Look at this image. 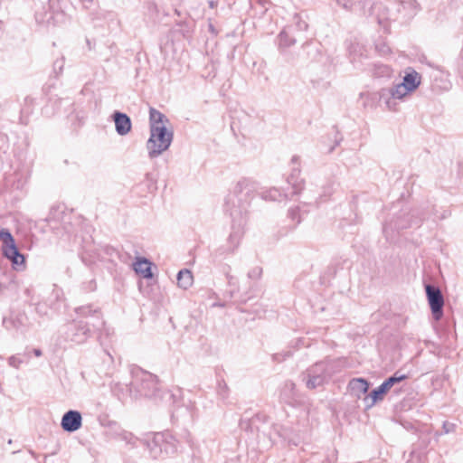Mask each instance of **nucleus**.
Listing matches in <instances>:
<instances>
[{"label":"nucleus","instance_id":"f257e3e1","mask_svg":"<svg viewBox=\"0 0 463 463\" xmlns=\"http://www.w3.org/2000/svg\"><path fill=\"white\" fill-rule=\"evenodd\" d=\"M259 184L250 179L241 178L225 200V211L232 218V232L229 242L237 248L244 233L248 220V207L258 192Z\"/></svg>","mask_w":463,"mask_h":463},{"label":"nucleus","instance_id":"f03ea898","mask_svg":"<svg viewBox=\"0 0 463 463\" xmlns=\"http://www.w3.org/2000/svg\"><path fill=\"white\" fill-rule=\"evenodd\" d=\"M132 380L128 387L129 396L134 399L146 397L155 400H165L175 404L177 394L170 391H161L158 386L157 377L151 373L135 368L131 371Z\"/></svg>","mask_w":463,"mask_h":463},{"label":"nucleus","instance_id":"7ed1b4c3","mask_svg":"<svg viewBox=\"0 0 463 463\" xmlns=\"http://www.w3.org/2000/svg\"><path fill=\"white\" fill-rule=\"evenodd\" d=\"M344 363L342 359L317 362L302 373V380L308 389L320 387L328 383L334 374L341 372Z\"/></svg>","mask_w":463,"mask_h":463},{"label":"nucleus","instance_id":"20e7f679","mask_svg":"<svg viewBox=\"0 0 463 463\" xmlns=\"http://www.w3.org/2000/svg\"><path fill=\"white\" fill-rule=\"evenodd\" d=\"M174 138V132L166 126L150 128V137L146 141V149L150 159L156 158L166 151Z\"/></svg>","mask_w":463,"mask_h":463},{"label":"nucleus","instance_id":"39448f33","mask_svg":"<svg viewBox=\"0 0 463 463\" xmlns=\"http://www.w3.org/2000/svg\"><path fill=\"white\" fill-rule=\"evenodd\" d=\"M99 330L94 329L90 321L73 319L72 322L66 325L64 334L67 341L80 345L85 343L95 331Z\"/></svg>","mask_w":463,"mask_h":463},{"label":"nucleus","instance_id":"423d86ee","mask_svg":"<svg viewBox=\"0 0 463 463\" xmlns=\"http://www.w3.org/2000/svg\"><path fill=\"white\" fill-rule=\"evenodd\" d=\"M427 299L434 320L439 321L443 317L444 297L441 290L430 284L425 285Z\"/></svg>","mask_w":463,"mask_h":463},{"label":"nucleus","instance_id":"0eeeda50","mask_svg":"<svg viewBox=\"0 0 463 463\" xmlns=\"http://www.w3.org/2000/svg\"><path fill=\"white\" fill-rule=\"evenodd\" d=\"M74 312L78 315L79 319L84 320L90 317L92 319L90 324L94 329H101L105 326L100 309L91 304L75 307Z\"/></svg>","mask_w":463,"mask_h":463},{"label":"nucleus","instance_id":"6e6552de","mask_svg":"<svg viewBox=\"0 0 463 463\" xmlns=\"http://www.w3.org/2000/svg\"><path fill=\"white\" fill-rule=\"evenodd\" d=\"M3 326L6 330L24 332L29 326V319L25 313H11L9 317H4Z\"/></svg>","mask_w":463,"mask_h":463},{"label":"nucleus","instance_id":"1a4fd4ad","mask_svg":"<svg viewBox=\"0 0 463 463\" xmlns=\"http://www.w3.org/2000/svg\"><path fill=\"white\" fill-rule=\"evenodd\" d=\"M293 167L290 175L288 176L287 181L293 188V194H298L303 190L304 179L300 177L301 170L299 168V156H293L291 158Z\"/></svg>","mask_w":463,"mask_h":463},{"label":"nucleus","instance_id":"9d476101","mask_svg":"<svg viewBox=\"0 0 463 463\" xmlns=\"http://www.w3.org/2000/svg\"><path fill=\"white\" fill-rule=\"evenodd\" d=\"M82 417L80 411L70 410L61 418V426L67 432H74L80 429Z\"/></svg>","mask_w":463,"mask_h":463},{"label":"nucleus","instance_id":"9b49d317","mask_svg":"<svg viewBox=\"0 0 463 463\" xmlns=\"http://www.w3.org/2000/svg\"><path fill=\"white\" fill-rule=\"evenodd\" d=\"M3 255L11 260L14 269L23 270L25 268L24 256L20 253L15 243L4 247Z\"/></svg>","mask_w":463,"mask_h":463},{"label":"nucleus","instance_id":"f8f14e48","mask_svg":"<svg viewBox=\"0 0 463 463\" xmlns=\"http://www.w3.org/2000/svg\"><path fill=\"white\" fill-rule=\"evenodd\" d=\"M163 433H156L151 439H142V445H144L150 453V456L154 458H163Z\"/></svg>","mask_w":463,"mask_h":463},{"label":"nucleus","instance_id":"ddd939ff","mask_svg":"<svg viewBox=\"0 0 463 463\" xmlns=\"http://www.w3.org/2000/svg\"><path fill=\"white\" fill-rule=\"evenodd\" d=\"M112 118L115 123L116 132L119 136H126L130 132L132 123L130 118L126 113L116 110L112 114Z\"/></svg>","mask_w":463,"mask_h":463},{"label":"nucleus","instance_id":"4468645a","mask_svg":"<svg viewBox=\"0 0 463 463\" xmlns=\"http://www.w3.org/2000/svg\"><path fill=\"white\" fill-rule=\"evenodd\" d=\"M394 379H385L377 388L373 389L369 396L365 398L371 399V402L368 404L369 407L373 406L378 401H382L384 398V395L393 387L395 384L393 383Z\"/></svg>","mask_w":463,"mask_h":463},{"label":"nucleus","instance_id":"2eb2a0df","mask_svg":"<svg viewBox=\"0 0 463 463\" xmlns=\"http://www.w3.org/2000/svg\"><path fill=\"white\" fill-rule=\"evenodd\" d=\"M109 427H110L113 430L112 437L118 438L121 440H124L127 444L131 445L132 447H137V443H142V439L135 437L129 431L121 430L115 421H110L109 423Z\"/></svg>","mask_w":463,"mask_h":463},{"label":"nucleus","instance_id":"dca6fc26","mask_svg":"<svg viewBox=\"0 0 463 463\" xmlns=\"http://www.w3.org/2000/svg\"><path fill=\"white\" fill-rule=\"evenodd\" d=\"M347 387L353 396L360 399L363 394L367 393L369 383L364 378H354L349 382Z\"/></svg>","mask_w":463,"mask_h":463},{"label":"nucleus","instance_id":"f3484780","mask_svg":"<svg viewBox=\"0 0 463 463\" xmlns=\"http://www.w3.org/2000/svg\"><path fill=\"white\" fill-rule=\"evenodd\" d=\"M151 264L146 258H137L136 262L133 264V269L137 274L141 275L144 279H152Z\"/></svg>","mask_w":463,"mask_h":463},{"label":"nucleus","instance_id":"a211bd4d","mask_svg":"<svg viewBox=\"0 0 463 463\" xmlns=\"http://www.w3.org/2000/svg\"><path fill=\"white\" fill-rule=\"evenodd\" d=\"M170 121L167 117L156 109L155 108L149 109V128H160V126H168Z\"/></svg>","mask_w":463,"mask_h":463},{"label":"nucleus","instance_id":"6ab92c4d","mask_svg":"<svg viewBox=\"0 0 463 463\" xmlns=\"http://www.w3.org/2000/svg\"><path fill=\"white\" fill-rule=\"evenodd\" d=\"M163 457L174 455L178 449V440L170 433H163Z\"/></svg>","mask_w":463,"mask_h":463},{"label":"nucleus","instance_id":"aec40b11","mask_svg":"<svg viewBox=\"0 0 463 463\" xmlns=\"http://www.w3.org/2000/svg\"><path fill=\"white\" fill-rule=\"evenodd\" d=\"M410 92V90L407 89L406 86L402 82L400 84H397L396 86L391 88V89H383L380 91V98L381 99L384 97H389L392 99H402L407 93Z\"/></svg>","mask_w":463,"mask_h":463},{"label":"nucleus","instance_id":"412c9836","mask_svg":"<svg viewBox=\"0 0 463 463\" xmlns=\"http://www.w3.org/2000/svg\"><path fill=\"white\" fill-rule=\"evenodd\" d=\"M280 397L288 404L296 402L298 398L296 384L291 381H287L281 390Z\"/></svg>","mask_w":463,"mask_h":463},{"label":"nucleus","instance_id":"4be33fe9","mask_svg":"<svg viewBox=\"0 0 463 463\" xmlns=\"http://www.w3.org/2000/svg\"><path fill=\"white\" fill-rule=\"evenodd\" d=\"M176 279L179 288L187 289L193 285L194 277L189 269H184L177 273Z\"/></svg>","mask_w":463,"mask_h":463},{"label":"nucleus","instance_id":"5701e85b","mask_svg":"<svg viewBox=\"0 0 463 463\" xmlns=\"http://www.w3.org/2000/svg\"><path fill=\"white\" fill-rule=\"evenodd\" d=\"M420 77L418 72L412 71L411 72L406 73L403 77L402 83L407 87L410 91H412L418 88L420 83Z\"/></svg>","mask_w":463,"mask_h":463},{"label":"nucleus","instance_id":"b1692460","mask_svg":"<svg viewBox=\"0 0 463 463\" xmlns=\"http://www.w3.org/2000/svg\"><path fill=\"white\" fill-rule=\"evenodd\" d=\"M279 46L280 48H288L296 43V39L290 35L289 32L283 30L279 33Z\"/></svg>","mask_w":463,"mask_h":463},{"label":"nucleus","instance_id":"393cba45","mask_svg":"<svg viewBox=\"0 0 463 463\" xmlns=\"http://www.w3.org/2000/svg\"><path fill=\"white\" fill-rule=\"evenodd\" d=\"M287 430L280 426V425H278V424H275L271 427V431L269 432V446H271L272 444H274L276 442L275 439H274V436H277L278 438H280L284 440H286L288 439L287 437Z\"/></svg>","mask_w":463,"mask_h":463},{"label":"nucleus","instance_id":"a878e982","mask_svg":"<svg viewBox=\"0 0 463 463\" xmlns=\"http://www.w3.org/2000/svg\"><path fill=\"white\" fill-rule=\"evenodd\" d=\"M128 387H129V384H122L120 383H117L113 385L112 392L118 396L119 400L124 401L128 396H129Z\"/></svg>","mask_w":463,"mask_h":463},{"label":"nucleus","instance_id":"bb28decb","mask_svg":"<svg viewBox=\"0 0 463 463\" xmlns=\"http://www.w3.org/2000/svg\"><path fill=\"white\" fill-rule=\"evenodd\" d=\"M373 74L376 77H390L392 69L384 64H374Z\"/></svg>","mask_w":463,"mask_h":463},{"label":"nucleus","instance_id":"cd10ccee","mask_svg":"<svg viewBox=\"0 0 463 463\" xmlns=\"http://www.w3.org/2000/svg\"><path fill=\"white\" fill-rule=\"evenodd\" d=\"M261 196L265 200L279 201L282 194L277 188H271L269 191L263 192Z\"/></svg>","mask_w":463,"mask_h":463},{"label":"nucleus","instance_id":"c85d7f7f","mask_svg":"<svg viewBox=\"0 0 463 463\" xmlns=\"http://www.w3.org/2000/svg\"><path fill=\"white\" fill-rule=\"evenodd\" d=\"M0 240L3 241V248L15 243L13 235L7 229H2L0 231Z\"/></svg>","mask_w":463,"mask_h":463},{"label":"nucleus","instance_id":"c756f323","mask_svg":"<svg viewBox=\"0 0 463 463\" xmlns=\"http://www.w3.org/2000/svg\"><path fill=\"white\" fill-rule=\"evenodd\" d=\"M228 386L226 384V383L222 380V381H219L218 382V388H217V392H218V395L222 399H226L228 397Z\"/></svg>","mask_w":463,"mask_h":463},{"label":"nucleus","instance_id":"7c9ffc66","mask_svg":"<svg viewBox=\"0 0 463 463\" xmlns=\"http://www.w3.org/2000/svg\"><path fill=\"white\" fill-rule=\"evenodd\" d=\"M375 50L381 54V55H387L391 52L390 47L383 42H378L375 44Z\"/></svg>","mask_w":463,"mask_h":463},{"label":"nucleus","instance_id":"2f4dec72","mask_svg":"<svg viewBox=\"0 0 463 463\" xmlns=\"http://www.w3.org/2000/svg\"><path fill=\"white\" fill-rule=\"evenodd\" d=\"M288 217L292 221H297V223H299L301 222L300 215H299V208L298 207L290 208L288 210Z\"/></svg>","mask_w":463,"mask_h":463},{"label":"nucleus","instance_id":"473e14b6","mask_svg":"<svg viewBox=\"0 0 463 463\" xmlns=\"http://www.w3.org/2000/svg\"><path fill=\"white\" fill-rule=\"evenodd\" d=\"M262 274V269L260 267H254L248 272V277L251 279H258Z\"/></svg>","mask_w":463,"mask_h":463},{"label":"nucleus","instance_id":"72a5a7b5","mask_svg":"<svg viewBox=\"0 0 463 463\" xmlns=\"http://www.w3.org/2000/svg\"><path fill=\"white\" fill-rule=\"evenodd\" d=\"M295 20L296 27L298 28V30L306 31L307 29L308 24L305 21L301 20V18L298 14L295 15Z\"/></svg>","mask_w":463,"mask_h":463},{"label":"nucleus","instance_id":"f704fd0d","mask_svg":"<svg viewBox=\"0 0 463 463\" xmlns=\"http://www.w3.org/2000/svg\"><path fill=\"white\" fill-rule=\"evenodd\" d=\"M389 379H394L393 383L397 384L402 381L407 379V375L401 373L400 371H396L392 376L388 377Z\"/></svg>","mask_w":463,"mask_h":463},{"label":"nucleus","instance_id":"c9c22d12","mask_svg":"<svg viewBox=\"0 0 463 463\" xmlns=\"http://www.w3.org/2000/svg\"><path fill=\"white\" fill-rule=\"evenodd\" d=\"M63 66H64L63 58L56 60L53 62V70H54V72L56 73V75H58L59 73H61L62 71Z\"/></svg>","mask_w":463,"mask_h":463},{"label":"nucleus","instance_id":"e433bc0d","mask_svg":"<svg viewBox=\"0 0 463 463\" xmlns=\"http://www.w3.org/2000/svg\"><path fill=\"white\" fill-rule=\"evenodd\" d=\"M35 310L40 316H46L48 314V306L44 303H38L35 307Z\"/></svg>","mask_w":463,"mask_h":463},{"label":"nucleus","instance_id":"4c0bfd02","mask_svg":"<svg viewBox=\"0 0 463 463\" xmlns=\"http://www.w3.org/2000/svg\"><path fill=\"white\" fill-rule=\"evenodd\" d=\"M259 419H260V416H259V415H256V417H255V418H252L250 421H247L246 420L242 419V420H241L240 425H241V427L242 429H246V428H248L249 426L253 425V424L255 423L256 420H259Z\"/></svg>","mask_w":463,"mask_h":463},{"label":"nucleus","instance_id":"58836bf2","mask_svg":"<svg viewBox=\"0 0 463 463\" xmlns=\"http://www.w3.org/2000/svg\"><path fill=\"white\" fill-rule=\"evenodd\" d=\"M291 354L289 352H287L285 354H273V360L277 362H282L286 359V357L290 356Z\"/></svg>","mask_w":463,"mask_h":463},{"label":"nucleus","instance_id":"ea45409f","mask_svg":"<svg viewBox=\"0 0 463 463\" xmlns=\"http://www.w3.org/2000/svg\"><path fill=\"white\" fill-rule=\"evenodd\" d=\"M8 363L11 366L17 368L19 366V364L22 363V361L19 358L13 355L9 358Z\"/></svg>","mask_w":463,"mask_h":463},{"label":"nucleus","instance_id":"a19ab883","mask_svg":"<svg viewBox=\"0 0 463 463\" xmlns=\"http://www.w3.org/2000/svg\"><path fill=\"white\" fill-rule=\"evenodd\" d=\"M454 429H455V424L449 422V421H445L443 423V430H444L445 433L451 432L454 430Z\"/></svg>","mask_w":463,"mask_h":463},{"label":"nucleus","instance_id":"79ce46f5","mask_svg":"<svg viewBox=\"0 0 463 463\" xmlns=\"http://www.w3.org/2000/svg\"><path fill=\"white\" fill-rule=\"evenodd\" d=\"M208 28L213 34L217 35L218 32L216 31V29L214 28L213 24L211 22L208 24Z\"/></svg>","mask_w":463,"mask_h":463},{"label":"nucleus","instance_id":"37998d69","mask_svg":"<svg viewBox=\"0 0 463 463\" xmlns=\"http://www.w3.org/2000/svg\"><path fill=\"white\" fill-rule=\"evenodd\" d=\"M208 5L210 8L213 9L218 5V2L214 0H209Z\"/></svg>","mask_w":463,"mask_h":463},{"label":"nucleus","instance_id":"c03bdc74","mask_svg":"<svg viewBox=\"0 0 463 463\" xmlns=\"http://www.w3.org/2000/svg\"><path fill=\"white\" fill-rule=\"evenodd\" d=\"M33 352L34 355L37 357H40L43 354L42 350L39 348H34Z\"/></svg>","mask_w":463,"mask_h":463},{"label":"nucleus","instance_id":"a18cd8bd","mask_svg":"<svg viewBox=\"0 0 463 463\" xmlns=\"http://www.w3.org/2000/svg\"><path fill=\"white\" fill-rule=\"evenodd\" d=\"M394 227H395L396 229L400 230V229H405V228H407L408 226H407V225H401V224H397V223H395V224H394Z\"/></svg>","mask_w":463,"mask_h":463},{"label":"nucleus","instance_id":"49530a36","mask_svg":"<svg viewBox=\"0 0 463 463\" xmlns=\"http://www.w3.org/2000/svg\"><path fill=\"white\" fill-rule=\"evenodd\" d=\"M5 288H6L5 285H4L3 283L0 282V295L4 292Z\"/></svg>","mask_w":463,"mask_h":463},{"label":"nucleus","instance_id":"de8ad7c7","mask_svg":"<svg viewBox=\"0 0 463 463\" xmlns=\"http://www.w3.org/2000/svg\"><path fill=\"white\" fill-rule=\"evenodd\" d=\"M411 458L408 461V463H412V460H413V458H414V457H415L414 452H412V453L411 454Z\"/></svg>","mask_w":463,"mask_h":463},{"label":"nucleus","instance_id":"09e8293b","mask_svg":"<svg viewBox=\"0 0 463 463\" xmlns=\"http://www.w3.org/2000/svg\"><path fill=\"white\" fill-rule=\"evenodd\" d=\"M383 232L387 234V225L383 226Z\"/></svg>","mask_w":463,"mask_h":463},{"label":"nucleus","instance_id":"8fccbe9b","mask_svg":"<svg viewBox=\"0 0 463 463\" xmlns=\"http://www.w3.org/2000/svg\"><path fill=\"white\" fill-rule=\"evenodd\" d=\"M334 149H335V146H332V147L329 149V153H331Z\"/></svg>","mask_w":463,"mask_h":463},{"label":"nucleus","instance_id":"3c124183","mask_svg":"<svg viewBox=\"0 0 463 463\" xmlns=\"http://www.w3.org/2000/svg\"><path fill=\"white\" fill-rule=\"evenodd\" d=\"M386 104H387L388 107L390 106L389 105L390 104L389 99L386 100Z\"/></svg>","mask_w":463,"mask_h":463}]
</instances>
